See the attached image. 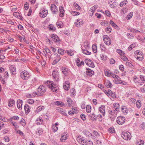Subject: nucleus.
I'll return each mask as SVG.
<instances>
[{
	"label": "nucleus",
	"mask_w": 145,
	"mask_h": 145,
	"mask_svg": "<svg viewBox=\"0 0 145 145\" xmlns=\"http://www.w3.org/2000/svg\"><path fill=\"white\" fill-rule=\"evenodd\" d=\"M46 91V87L42 85L40 86L37 89V92L36 93V95L38 96H40L43 95L44 93Z\"/></svg>",
	"instance_id": "f257e3e1"
},
{
	"label": "nucleus",
	"mask_w": 145,
	"mask_h": 145,
	"mask_svg": "<svg viewBox=\"0 0 145 145\" xmlns=\"http://www.w3.org/2000/svg\"><path fill=\"white\" fill-rule=\"evenodd\" d=\"M21 78L23 80H28L30 77V74L26 71L24 70L20 73Z\"/></svg>",
	"instance_id": "f03ea898"
},
{
	"label": "nucleus",
	"mask_w": 145,
	"mask_h": 145,
	"mask_svg": "<svg viewBox=\"0 0 145 145\" xmlns=\"http://www.w3.org/2000/svg\"><path fill=\"white\" fill-rule=\"evenodd\" d=\"M121 135L122 138L126 140H130L131 138V133L129 132L124 131L121 133Z\"/></svg>",
	"instance_id": "7ed1b4c3"
},
{
	"label": "nucleus",
	"mask_w": 145,
	"mask_h": 145,
	"mask_svg": "<svg viewBox=\"0 0 145 145\" xmlns=\"http://www.w3.org/2000/svg\"><path fill=\"white\" fill-rule=\"evenodd\" d=\"M49 84L47 85L48 87L50 88L53 92H56L57 90V89L56 88V85L53 83L52 81H50L49 82Z\"/></svg>",
	"instance_id": "20e7f679"
},
{
	"label": "nucleus",
	"mask_w": 145,
	"mask_h": 145,
	"mask_svg": "<svg viewBox=\"0 0 145 145\" xmlns=\"http://www.w3.org/2000/svg\"><path fill=\"white\" fill-rule=\"evenodd\" d=\"M103 39L105 43L107 45H109L111 44V40L108 35H105L103 36Z\"/></svg>",
	"instance_id": "39448f33"
},
{
	"label": "nucleus",
	"mask_w": 145,
	"mask_h": 145,
	"mask_svg": "<svg viewBox=\"0 0 145 145\" xmlns=\"http://www.w3.org/2000/svg\"><path fill=\"white\" fill-rule=\"evenodd\" d=\"M125 119L124 117L120 116L117 117L116 119L117 123L119 125L123 124L125 122Z\"/></svg>",
	"instance_id": "423d86ee"
},
{
	"label": "nucleus",
	"mask_w": 145,
	"mask_h": 145,
	"mask_svg": "<svg viewBox=\"0 0 145 145\" xmlns=\"http://www.w3.org/2000/svg\"><path fill=\"white\" fill-rule=\"evenodd\" d=\"M52 75L54 78L57 81H58L59 78V75L57 70H54L53 71Z\"/></svg>",
	"instance_id": "0eeeda50"
},
{
	"label": "nucleus",
	"mask_w": 145,
	"mask_h": 145,
	"mask_svg": "<svg viewBox=\"0 0 145 145\" xmlns=\"http://www.w3.org/2000/svg\"><path fill=\"white\" fill-rule=\"evenodd\" d=\"M51 10L52 12L54 14H56L58 12V9L54 4H52L50 7Z\"/></svg>",
	"instance_id": "6e6552de"
},
{
	"label": "nucleus",
	"mask_w": 145,
	"mask_h": 145,
	"mask_svg": "<svg viewBox=\"0 0 145 145\" xmlns=\"http://www.w3.org/2000/svg\"><path fill=\"white\" fill-rule=\"evenodd\" d=\"M51 38L55 42L59 43L60 40L59 37L56 34H52L50 36Z\"/></svg>",
	"instance_id": "1a4fd4ad"
},
{
	"label": "nucleus",
	"mask_w": 145,
	"mask_h": 145,
	"mask_svg": "<svg viewBox=\"0 0 145 145\" xmlns=\"http://www.w3.org/2000/svg\"><path fill=\"white\" fill-rule=\"evenodd\" d=\"M85 62L89 67H94L95 65L93 62L89 59H87L85 60Z\"/></svg>",
	"instance_id": "9d476101"
},
{
	"label": "nucleus",
	"mask_w": 145,
	"mask_h": 145,
	"mask_svg": "<svg viewBox=\"0 0 145 145\" xmlns=\"http://www.w3.org/2000/svg\"><path fill=\"white\" fill-rule=\"evenodd\" d=\"M47 13V10L44 9L42 11H41L39 14L40 17L44 18L46 16Z\"/></svg>",
	"instance_id": "9b49d317"
},
{
	"label": "nucleus",
	"mask_w": 145,
	"mask_h": 145,
	"mask_svg": "<svg viewBox=\"0 0 145 145\" xmlns=\"http://www.w3.org/2000/svg\"><path fill=\"white\" fill-rule=\"evenodd\" d=\"M78 142L83 145H86L87 144V141L85 139L82 137L78 139Z\"/></svg>",
	"instance_id": "f8f14e48"
},
{
	"label": "nucleus",
	"mask_w": 145,
	"mask_h": 145,
	"mask_svg": "<svg viewBox=\"0 0 145 145\" xmlns=\"http://www.w3.org/2000/svg\"><path fill=\"white\" fill-rule=\"evenodd\" d=\"M59 11L60 12L59 16L61 17H63L64 15L65 10L63 6H60Z\"/></svg>",
	"instance_id": "ddd939ff"
},
{
	"label": "nucleus",
	"mask_w": 145,
	"mask_h": 145,
	"mask_svg": "<svg viewBox=\"0 0 145 145\" xmlns=\"http://www.w3.org/2000/svg\"><path fill=\"white\" fill-rule=\"evenodd\" d=\"M105 105H102L99 108V110L101 113L103 114V116H104L105 115Z\"/></svg>",
	"instance_id": "4468645a"
},
{
	"label": "nucleus",
	"mask_w": 145,
	"mask_h": 145,
	"mask_svg": "<svg viewBox=\"0 0 145 145\" xmlns=\"http://www.w3.org/2000/svg\"><path fill=\"white\" fill-rule=\"evenodd\" d=\"M56 109L61 114L65 116L66 115L65 112V110L63 108L59 107H57L56 108Z\"/></svg>",
	"instance_id": "2eb2a0df"
},
{
	"label": "nucleus",
	"mask_w": 145,
	"mask_h": 145,
	"mask_svg": "<svg viewBox=\"0 0 145 145\" xmlns=\"http://www.w3.org/2000/svg\"><path fill=\"white\" fill-rule=\"evenodd\" d=\"M89 117L91 120L93 121H96L97 120V117L94 113L89 114Z\"/></svg>",
	"instance_id": "dca6fc26"
},
{
	"label": "nucleus",
	"mask_w": 145,
	"mask_h": 145,
	"mask_svg": "<svg viewBox=\"0 0 145 145\" xmlns=\"http://www.w3.org/2000/svg\"><path fill=\"white\" fill-rule=\"evenodd\" d=\"M22 105V101L20 99L18 100L17 102V105L18 108L20 110H21Z\"/></svg>",
	"instance_id": "f3484780"
},
{
	"label": "nucleus",
	"mask_w": 145,
	"mask_h": 145,
	"mask_svg": "<svg viewBox=\"0 0 145 145\" xmlns=\"http://www.w3.org/2000/svg\"><path fill=\"white\" fill-rule=\"evenodd\" d=\"M105 84L106 87L111 88L112 87V85L111 82L108 80H106L105 81Z\"/></svg>",
	"instance_id": "a211bd4d"
},
{
	"label": "nucleus",
	"mask_w": 145,
	"mask_h": 145,
	"mask_svg": "<svg viewBox=\"0 0 145 145\" xmlns=\"http://www.w3.org/2000/svg\"><path fill=\"white\" fill-rule=\"evenodd\" d=\"M86 73L90 77L91 76L94 74V72L89 68L87 69Z\"/></svg>",
	"instance_id": "6ab92c4d"
},
{
	"label": "nucleus",
	"mask_w": 145,
	"mask_h": 145,
	"mask_svg": "<svg viewBox=\"0 0 145 145\" xmlns=\"http://www.w3.org/2000/svg\"><path fill=\"white\" fill-rule=\"evenodd\" d=\"M75 23L76 26L78 27L82 25L83 24V22L81 20L78 19L76 21Z\"/></svg>",
	"instance_id": "aec40b11"
},
{
	"label": "nucleus",
	"mask_w": 145,
	"mask_h": 145,
	"mask_svg": "<svg viewBox=\"0 0 145 145\" xmlns=\"http://www.w3.org/2000/svg\"><path fill=\"white\" fill-rule=\"evenodd\" d=\"M24 109L26 113L27 114L30 111V107L28 105L26 104L25 105Z\"/></svg>",
	"instance_id": "412c9836"
},
{
	"label": "nucleus",
	"mask_w": 145,
	"mask_h": 145,
	"mask_svg": "<svg viewBox=\"0 0 145 145\" xmlns=\"http://www.w3.org/2000/svg\"><path fill=\"white\" fill-rule=\"evenodd\" d=\"M110 23L112 26L114 27L115 29L118 30L120 29L119 27L112 20L110 21Z\"/></svg>",
	"instance_id": "4be33fe9"
},
{
	"label": "nucleus",
	"mask_w": 145,
	"mask_h": 145,
	"mask_svg": "<svg viewBox=\"0 0 145 145\" xmlns=\"http://www.w3.org/2000/svg\"><path fill=\"white\" fill-rule=\"evenodd\" d=\"M59 123H56L55 124L53 125V132H55L58 130V127L57 126Z\"/></svg>",
	"instance_id": "5701e85b"
},
{
	"label": "nucleus",
	"mask_w": 145,
	"mask_h": 145,
	"mask_svg": "<svg viewBox=\"0 0 145 145\" xmlns=\"http://www.w3.org/2000/svg\"><path fill=\"white\" fill-rule=\"evenodd\" d=\"M10 70L11 74L13 75H14L16 71V69L11 66L10 67Z\"/></svg>",
	"instance_id": "b1692460"
},
{
	"label": "nucleus",
	"mask_w": 145,
	"mask_h": 145,
	"mask_svg": "<svg viewBox=\"0 0 145 145\" xmlns=\"http://www.w3.org/2000/svg\"><path fill=\"white\" fill-rule=\"evenodd\" d=\"M65 52V53H67L68 55H70L71 56H72L74 55L73 51L71 49L66 50Z\"/></svg>",
	"instance_id": "393cba45"
},
{
	"label": "nucleus",
	"mask_w": 145,
	"mask_h": 145,
	"mask_svg": "<svg viewBox=\"0 0 145 145\" xmlns=\"http://www.w3.org/2000/svg\"><path fill=\"white\" fill-rule=\"evenodd\" d=\"M121 111L124 113L127 114L128 112V110L127 107L125 106H122L121 107Z\"/></svg>",
	"instance_id": "a878e982"
},
{
	"label": "nucleus",
	"mask_w": 145,
	"mask_h": 145,
	"mask_svg": "<svg viewBox=\"0 0 145 145\" xmlns=\"http://www.w3.org/2000/svg\"><path fill=\"white\" fill-rule=\"evenodd\" d=\"M37 123L38 124H42L43 122V120L40 117L38 118L36 120Z\"/></svg>",
	"instance_id": "bb28decb"
},
{
	"label": "nucleus",
	"mask_w": 145,
	"mask_h": 145,
	"mask_svg": "<svg viewBox=\"0 0 145 145\" xmlns=\"http://www.w3.org/2000/svg\"><path fill=\"white\" fill-rule=\"evenodd\" d=\"M62 71L63 73L65 75L67 76V74L68 69L67 68H65L64 67L62 68Z\"/></svg>",
	"instance_id": "cd10ccee"
},
{
	"label": "nucleus",
	"mask_w": 145,
	"mask_h": 145,
	"mask_svg": "<svg viewBox=\"0 0 145 145\" xmlns=\"http://www.w3.org/2000/svg\"><path fill=\"white\" fill-rule=\"evenodd\" d=\"M108 3L112 8H114L116 6V3L113 2L112 1H109Z\"/></svg>",
	"instance_id": "c85d7f7f"
},
{
	"label": "nucleus",
	"mask_w": 145,
	"mask_h": 145,
	"mask_svg": "<svg viewBox=\"0 0 145 145\" xmlns=\"http://www.w3.org/2000/svg\"><path fill=\"white\" fill-rule=\"evenodd\" d=\"M15 101L14 100H10L9 101L8 103V106L9 107H11L13 106L15 104Z\"/></svg>",
	"instance_id": "c756f323"
},
{
	"label": "nucleus",
	"mask_w": 145,
	"mask_h": 145,
	"mask_svg": "<svg viewBox=\"0 0 145 145\" xmlns=\"http://www.w3.org/2000/svg\"><path fill=\"white\" fill-rule=\"evenodd\" d=\"M112 73L109 70H106V71L105 72V75L107 76L108 77H110V76H112Z\"/></svg>",
	"instance_id": "7c9ffc66"
},
{
	"label": "nucleus",
	"mask_w": 145,
	"mask_h": 145,
	"mask_svg": "<svg viewBox=\"0 0 145 145\" xmlns=\"http://www.w3.org/2000/svg\"><path fill=\"white\" fill-rule=\"evenodd\" d=\"M45 50L46 51V53L48 56H50V57H51L52 54H51V52L50 50L47 48H45Z\"/></svg>",
	"instance_id": "2f4dec72"
},
{
	"label": "nucleus",
	"mask_w": 145,
	"mask_h": 145,
	"mask_svg": "<svg viewBox=\"0 0 145 145\" xmlns=\"http://www.w3.org/2000/svg\"><path fill=\"white\" fill-rule=\"evenodd\" d=\"M42 129L41 128H39L37 129V130L36 131V132L37 134L40 135L42 134Z\"/></svg>",
	"instance_id": "473e14b6"
},
{
	"label": "nucleus",
	"mask_w": 145,
	"mask_h": 145,
	"mask_svg": "<svg viewBox=\"0 0 145 145\" xmlns=\"http://www.w3.org/2000/svg\"><path fill=\"white\" fill-rule=\"evenodd\" d=\"M127 0H124L121 2L120 4V7H122L125 5L127 4Z\"/></svg>",
	"instance_id": "72a5a7b5"
},
{
	"label": "nucleus",
	"mask_w": 145,
	"mask_h": 145,
	"mask_svg": "<svg viewBox=\"0 0 145 145\" xmlns=\"http://www.w3.org/2000/svg\"><path fill=\"white\" fill-rule=\"evenodd\" d=\"M71 96H74L76 94V91L75 89L74 88H72L70 90Z\"/></svg>",
	"instance_id": "f704fd0d"
},
{
	"label": "nucleus",
	"mask_w": 145,
	"mask_h": 145,
	"mask_svg": "<svg viewBox=\"0 0 145 145\" xmlns=\"http://www.w3.org/2000/svg\"><path fill=\"white\" fill-rule=\"evenodd\" d=\"M86 111L88 113L91 112V107L89 105H87L86 107Z\"/></svg>",
	"instance_id": "c9c22d12"
},
{
	"label": "nucleus",
	"mask_w": 145,
	"mask_h": 145,
	"mask_svg": "<svg viewBox=\"0 0 145 145\" xmlns=\"http://www.w3.org/2000/svg\"><path fill=\"white\" fill-rule=\"evenodd\" d=\"M71 13L73 16H74L76 15H78L80 14V13L78 12L73 11H72L71 12Z\"/></svg>",
	"instance_id": "e433bc0d"
},
{
	"label": "nucleus",
	"mask_w": 145,
	"mask_h": 145,
	"mask_svg": "<svg viewBox=\"0 0 145 145\" xmlns=\"http://www.w3.org/2000/svg\"><path fill=\"white\" fill-rule=\"evenodd\" d=\"M137 145H143L144 141L142 140H138L136 143Z\"/></svg>",
	"instance_id": "4c0bfd02"
},
{
	"label": "nucleus",
	"mask_w": 145,
	"mask_h": 145,
	"mask_svg": "<svg viewBox=\"0 0 145 145\" xmlns=\"http://www.w3.org/2000/svg\"><path fill=\"white\" fill-rule=\"evenodd\" d=\"M92 48L93 52L95 53H96L97 51V47L95 45H93L92 46Z\"/></svg>",
	"instance_id": "58836bf2"
},
{
	"label": "nucleus",
	"mask_w": 145,
	"mask_h": 145,
	"mask_svg": "<svg viewBox=\"0 0 145 145\" xmlns=\"http://www.w3.org/2000/svg\"><path fill=\"white\" fill-rule=\"evenodd\" d=\"M112 29L110 27H106L105 29V31L107 33H110L111 32Z\"/></svg>",
	"instance_id": "ea45409f"
},
{
	"label": "nucleus",
	"mask_w": 145,
	"mask_h": 145,
	"mask_svg": "<svg viewBox=\"0 0 145 145\" xmlns=\"http://www.w3.org/2000/svg\"><path fill=\"white\" fill-rule=\"evenodd\" d=\"M82 50L83 53L87 55H90L91 54L90 52L88 51L87 50L82 49Z\"/></svg>",
	"instance_id": "a19ab883"
},
{
	"label": "nucleus",
	"mask_w": 145,
	"mask_h": 145,
	"mask_svg": "<svg viewBox=\"0 0 145 145\" xmlns=\"http://www.w3.org/2000/svg\"><path fill=\"white\" fill-rule=\"evenodd\" d=\"M57 52L59 54L61 55H63L65 53V50L61 48L59 49L58 50Z\"/></svg>",
	"instance_id": "79ce46f5"
},
{
	"label": "nucleus",
	"mask_w": 145,
	"mask_h": 145,
	"mask_svg": "<svg viewBox=\"0 0 145 145\" xmlns=\"http://www.w3.org/2000/svg\"><path fill=\"white\" fill-rule=\"evenodd\" d=\"M130 31L133 33H137L138 32H140V31L138 30L133 28H131Z\"/></svg>",
	"instance_id": "37998d69"
},
{
	"label": "nucleus",
	"mask_w": 145,
	"mask_h": 145,
	"mask_svg": "<svg viewBox=\"0 0 145 145\" xmlns=\"http://www.w3.org/2000/svg\"><path fill=\"white\" fill-rule=\"evenodd\" d=\"M67 101L69 103V106L70 107L71 106L72 103V102L71 99L70 98H68L67 99Z\"/></svg>",
	"instance_id": "c03bdc74"
},
{
	"label": "nucleus",
	"mask_w": 145,
	"mask_h": 145,
	"mask_svg": "<svg viewBox=\"0 0 145 145\" xmlns=\"http://www.w3.org/2000/svg\"><path fill=\"white\" fill-rule=\"evenodd\" d=\"M98 7V5H95L93 6L92 8H90V10H92V12H94L97 9Z\"/></svg>",
	"instance_id": "a18cd8bd"
},
{
	"label": "nucleus",
	"mask_w": 145,
	"mask_h": 145,
	"mask_svg": "<svg viewBox=\"0 0 145 145\" xmlns=\"http://www.w3.org/2000/svg\"><path fill=\"white\" fill-rule=\"evenodd\" d=\"M83 132L84 134L87 136H89V135H90L91 136H92L91 133L89 132H87L86 130H84Z\"/></svg>",
	"instance_id": "49530a36"
},
{
	"label": "nucleus",
	"mask_w": 145,
	"mask_h": 145,
	"mask_svg": "<svg viewBox=\"0 0 145 145\" xmlns=\"http://www.w3.org/2000/svg\"><path fill=\"white\" fill-rule=\"evenodd\" d=\"M108 131L110 133H114L115 132V131L114 128L112 127H110L108 129Z\"/></svg>",
	"instance_id": "de8ad7c7"
},
{
	"label": "nucleus",
	"mask_w": 145,
	"mask_h": 145,
	"mask_svg": "<svg viewBox=\"0 0 145 145\" xmlns=\"http://www.w3.org/2000/svg\"><path fill=\"white\" fill-rule=\"evenodd\" d=\"M74 8L76 10H80L81 8V7L78 5L76 3H75L74 5Z\"/></svg>",
	"instance_id": "09e8293b"
},
{
	"label": "nucleus",
	"mask_w": 145,
	"mask_h": 145,
	"mask_svg": "<svg viewBox=\"0 0 145 145\" xmlns=\"http://www.w3.org/2000/svg\"><path fill=\"white\" fill-rule=\"evenodd\" d=\"M116 51L117 52L120 54L121 56L122 55H124L125 54L120 49H118Z\"/></svg>",
	"instance_id": "8fccbe9b"
},
{
	"label": "nucleus",
	"mask_w": 145,
	"mask_h": 145,
	"mask_svg": "<svg viewBox=\"0 0 145 145\" xmlns=\"http://www.w3.org/2000/svg\"><path fill=\"white\" fill-rule=\"evenodd\" d=\"M133 14V12H130L129 13L127 16V18H128V20H130L132 17Z\"/></svg>",
	"instance_id": "3c124183"
},
{
	"label": "nucleus",
	"mask_w": 145,
	"mask_h": 145,
	"mask_svg": "<svg viewBox=\"0 0 145 145\" xmlns=\"http://www.w3.org/2000/svg\"><path fill=\"white\" fill-rule=\"evenodd\" d=\"M27 102L28 103L30 104H32L34 103V100L31 99H28L27 101Z\"/></svg>",
	"instance_id": "603ef678"
},
{
	"label": "nucleus",
	"mask_w": 145,
	"mask_h": 145,
	"mask_svg": "<svg viewBox=\"0 0 145 145\" xmlns=\"http://www.w3.org/2000/svg\"><path fill=\"white\" fill-rule=\"evenodd\" d=\"M126 65L127 66H128L131 68H133L134 66L130 62H127L126 63Z\"/></svg>",
	"instance_id": "864d4df0"
},
{
	"label": "nucleus",
	"mask_w": 145,
	"mask_h": 145,
	"mask_svg": "<svg viewBox=\"0 0 145 145\" xmlns=\"http://www.w3.org/2000/svg\"><path fill=\"white\" fill-rule=\"evenodd\" d=\"M123 55H122L121 56V59L122 60L125 61H127L128 60V59L127 57H126L125 56H123Z\"/></svg>",
	"instance_id": "5fc2aeb1"
},
{
	"label": "nucleus",
	"mask_w": 145,
	"mask_h": 145,
	"mask_svg": "<svg viewBox=\"0 0 145 145\" xmlns=\"http://www.w3.org/2000/svg\"><path fill=\"white\" fill-rule=\"evenodd\" d=\"M141 101L140 100L137 101L136 102V105L137 107L139 108L141 106Z\"/></svg>",
	"instance_id": "6e6d98bb"
},
{
	"label": "nucleus",
	"mask_w": 145,
	"mask_h": 145,
	"mask_svg": "<svg viewBox=\"0 0 145 145\" xmlns=\"http://www.w3.org/2000/svg\"><path fill=\"white\" fill-rule=\"evenodd\" d=\"M117 106H116V108L114 107V111L115 112H116V111L117 112L119 110V105L118 103H117Z\"/></svg>",
	"instance_id": "4d7b16f0"
},
{
	"label": "nucleus",
	"mask_w": 145,
	"mask_h": 145,
	"mask_svg": "<svg viewBox=\"0 0 145 145\" xmlns=\"http://www.w3.org/2000/svg\"><path fill=\"white\" fill-rule=\"evenodd\" d=\"M80 117L82 120L85 121L86 119V116L84 114H82L80 115Z\"/></svg>",
	"instance_id": "13d9d810"
},
{
	"label": "nucleus",
	"mask_w": 145,
	"mask_h": 145,
	"mask_svg": "<svg viewBox=\"0 0 145 145\" xmlns=\"http://www.w3.org/2000/svg\"><path fill=\"white\" fill-rule=\"evenodd\" d=\"M101 59L103 60H106L107 59L106 56L102 54L100 56Z\"/></svg>",
	"instance_id": "bf43d9fd"
},
{
	"label": "nucleus",
	"mask_w": 145,
	"mask_h": 145,
	"mask_svg": "<svg viewBox=\"0 0 145 145\" xmlns=\"http://www.w3.org/2000/svg\"><path fill=\"white\" fill-rule=\"evenodd\" d=\"M140 78L141 80L145 82V76L143 75H141L140 76Z\"/></svg>",
	"instance_id": "052dcab7"
},
{
	"label": "nucleus",
	"mask_w": 145,
	"mask_h": 145,
	"mask_svg": "<svg viewBox=\"0 0 145 145\" xmlns=\"http://www.w3.org/2000/svg\"><path fill=\"white\" fill-rule=\"evenodd\" d=\"M144 58V56L143 55L140 56H137V59L138 60L142 61Z\"/></svg>",
	"instance_id": "680f3d73"
},
{
	"label": "nucleus",
	"mask_w": 145,
	"mask_h": 145,
	"mask_svg": "<svg viewBox=\"0 0 145 145\" xmlns=\"http://www.w3.org/2000/svg\"><path fill=\"white\" fill-rule=\"evenodd\" d=\"M84 44V47L86 49H88L89 48V44L88 42H87L85 43Z\"/></svg>",
	"instance_id": "e2e57ef3"
},
{
	"label": "nucleus",
	"mask_w": 145,
	"mask_h": 145,
	"mask_svg": "<svg viewBox=\"0 0 145 145\" xmlns=\"http://www.w3.org/2000/svg\"><path fill=\"white\" fill-rule=\"evenodd\" d=\"M135 46L133 44H131L128 48V50L129 51H131L132 48H134Z\"/></svg>",
	"instance_id": "0e129e2a"
},
{
	"label": "nucleus",
	"mask_w": 145,
	"mask_h": 145,
	"mask_svg": "<svg viewBox=\"0 0 145 145\" xmlns=\"http://www.w3.org/2000/svg\"><path fill=\"white\" fill-rule=\"evenodd\" d=\"M20 13L18 12H15L13 13V15L17 18H18L20 16Z\"/></svg>",
	"instance_id": "69168bd1"
},
{
	"label": "nucleus",
	"mask_w": 145,
	"mask_h": 145,
	"mask_svg": "<svg viewBox=\"0 0 145 145\" xmlns=\"http://www.w3.org/2000/svg\"><path fill=\"white\" fill-rule=\"evenodd\" d=\"M66 139V137L64 135L62 136L60 139V141L61 142H63Z\"/></svg>",
	"instance_id": "338daca9"
},
{
	"label": "nucleus",
	"mask_w": 145,
	"mask_h": 145,
	"mask_svg": "<svg viewBox=\"0 0 145 145\" xmlns=\"http://www.w3.org/2000/svg\"><path fill=\"white\" fill-rule=\"evenodd\" d=\"M49 28H50V30H55V28L54 27V26L52 25H49Z\"/></svg>",
	"instance_id": "774afa93"
}]
</instances>
